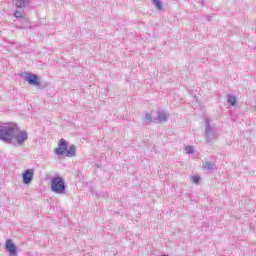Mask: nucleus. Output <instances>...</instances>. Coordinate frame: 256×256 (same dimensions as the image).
I'll return each instance as SVG.
<instances>
[{
    "mask_svg": "<svg viewBox=\"0 0 256 256\" xmlns=\"http://www.w3.org/2000/svg\"><path fill=\"white\" fill-rule=\"evenodd\" d=\"M6 251H8L10 256H17V246L13 243V240H6Z\"/></svg>",
    "mask_w": 256,
    "mask_h": 256,
    "instance_id": "nucleus-7",
    "label": "nucleus"
},
{
    "mask_svg": "<svg viewBox=\"0 0 256 256\" xmlns=\"http://www.w3.org/2000/svg\"><path fill=\"white\" fill-rule=\"evenodd\" d=\"M167 119H169V115L165 111L157 112V120L159 123H167Z\"/></svg>",
    "mask_w": 256,
    "mask_h": 256,
    "instance_id": "nucleus-8",
    "label": "nucleus"
},
{
    "mask_svg": "<svg viewBox=\"0 0 256 256\" xmlns=\"http://www.w3.org/2000/svg\"><path fill=\"white\" fill-rule=\"evenodd\" d=\"M145 120L147 121V123H153V121H156V119L153 118V117L151 116V113H149V112H147V113L145 114Z\"/></svg>",
    "mask_w": 256,
    "mask_h": 256,
    "instance_id": "nucleus-13",
    "label": "nucleus"
},
{
    "mask_svg": "<svg viewBox=\"0 0 256 256\" xmlns=\"http://www.w3.org/2000/svg\"><path fill=\"white\" fill-rule=\"evenodd\" d=\"M153 5H155L158 11H163V5L161 4V0H152Z\"/></svg>",
    "mask_w": 256,
    "mask_h": 256,
    "instance_id": "nucleus-11",
    "label": "nucleus"
},
{
    "mask_svg": "<svg viewBox=\"0 0 256 256\" xmlns=\"http://www.w3.org/2000/svg\"><path fill=\"white\" fill-rule=\"evenodd\" d=\"M14 17H16L17 19L23 18V12H22V11H19V10H16V11L14 12Z\"/></svg>",
    "mask_w": 256,
    "mask_h": 256,
    "instance_id": "nucleus-15",
    "label": "nucleus"
},
{
    "mask_svg": "<svg viewBox=\"0 0 256 256\" xmlns=\"http://www.w3.org/2000/svg\"><path fill=\"white\" fill-rule=\"evenodd\" d=\"M52 193H56L57 195H63L65 193L67 187L65 186V181L61 176H54L50 182Z\"/></svg>",
    "mask_w": 256,
    "mask_h": 256,
    "instance_id": "nucleus-3",
    "label": "nucleus"
},
{
    "mask_svg": "<svg viewBox=\"0 0 256 256\" xmlns=\"http://www.w3.org/2000/svg\"><path fill=\"white\" fill-rule=\"evenodd\" d=\"M33 177H35V169H27L22 174L23 183L29 185L33 181Z\"/></svg>",
    "mask_w": 256,
    "mask_h": 256,
    "instance_id": "nucleus-6",
    "label": "nucleus"
},
{
    "mask_svg": "<svg viewBox=\"0 0 256 256\" xmlns=\"http://www.w3.org/2000/svg\"><path fill=\"white\" fill-rule=\"evenodd\" d=\"M24 80L27 81L29 85H34L35 87H39V85H41V82H39V76L37 74L27 73Z\"/></svg>",
    "mask_w": 256,
    "mask_h": 256,
    "instance_id": "nucleus-5",
    "label": "nucleus"
},
{
    "mask_svg": "<svg viewBox=\"0 0 256 256\" xmlns=\"http://www.w3.org/2000/svg\"><path fill=\"white\" fill-rule=\"evenodd\" d=\"M30 0H15V5L18 9H23L29 5Z\"/></svg>",
    "mask_w": 256,
    "mask_h": 256,
    "instance_id": "nucleus-9",
    "label": "nucleus"
},
{
    "mask_svg": "<svg viewBox=\"0 0 256 256\" xmlns=\"http://www.w3.org/2000/svg\"><path fill=\"white\" fill-rule=\"evenodd\" d=\"M56 155H66V157H75L77 155V148L75 145H70L65 139H60L59 146L55 149ZM66 153V154H65Z\"/></svg>",
    "mask_w": 256,
    "mask_h": 256,
    "instance_id": "nucleus-2",
    "label": "nucleus"
},
{
    "mask_svg": "<svg viewBox=\"0 0 256 256\" xmlns=\"http://www.w3.org/2000/svg\"><path fill=\"white\" fill-rule=\"evenodd\" d=\"M16 139L17 142H14ZM29 139V135L25 131H20L17 124L0 123V140L8 145H23Z\"/></svg>",
    "mask_w": 256,
    "mask_h": 256,
    "instance_id": "nucleus-1",
    "label": "nucleus"
},
{
    "mask_svg": "<svg viewBox=\"0 0 256 256\" xmlns=\"http://www.w3.org/2000/svg\"><path fill=\"white\" fill-rule=\"evenodd\" d=\"M200 180L201 178L199 176H191V181L192 183H195V185H197V183H199Z\"/></svg>",
    "mask_w": 256,
    "mask_h": 256,
    "instance_id": "nucleus-16",
    "label": "nucleus"
},
{
    "mask_svg": "<svg viewBox=\"0 0 256 256\" xmlns=\"http://www.w3.org/2000/svg\"><path fill=\"white\" fill-rule=\"evenodd\" d=\"M204 169H207L208 171H213L215 169V163L206 162L204 164Z\"/></svg>",
    "mask_w": 256,
    "mask_h": 256,
    "instance_id": "nucleus-12",
    "label": "nucleus"
},
{
    "mask_svg": "<svg viewBox=\"0 0 256 256\" xmlns=\"http://www.w3.org/2000/svg\"><path fill=\"white\" fill-rule=\"evenodd\" d=\"M227 99L229 105H231L232 107H235V105H237V97H235L234 95L228 94Z\"/></svg>",
    "mask_w": 256,
    "mask_h": 256,
    "instance_id": "nucleus-10",
    "label": "nucleus"
},
{
    "mask_svg": "<svg viewBox=\"0 0 256 256\" xmlns=\"http://www.w3.org/2000/svg\"><path fill=\"white\" fill-rule=\"evenodd\" d=\"M205 133H206V141L207 143H211L218 137L217 134V127L215 125H212L211 122H209V119L205 120Z\"/></svg>",
    "mask_w": 256,
    "mask_h": 256,
    "instance_id": "nucleus-4",
    "label": "nucleus"
},
{
    "mask_svg": "<svg viewBox=\"0 0 256 256\" xmlns=\"http://www.w3.org/2000/svg\"><path fill=\"white\" fill-rule=\"evenodd\" d=\"M184 149L187 155H193V153H195V148H193V146H185Z\"/></svg>",
    "mask_w": 256,
    "mask_h": 256,
    "instance_id": "nucleus-14",
    "label": "nucleus"
}]
</instances>
